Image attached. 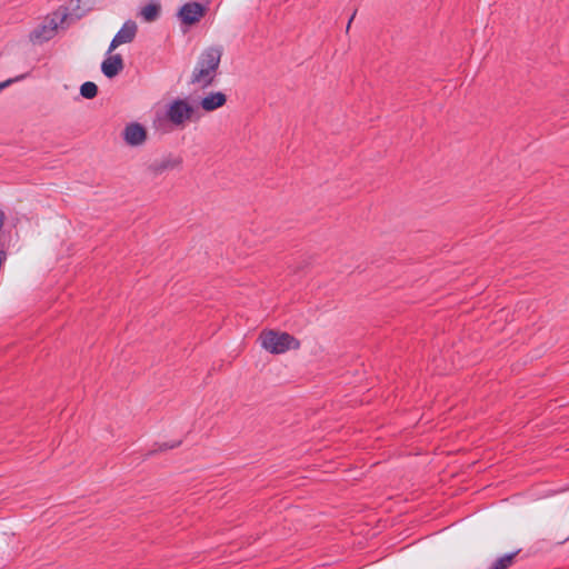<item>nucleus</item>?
I'll use <instances>...</instances> for the list:
<instances>
[{
    "mask_svg": "<svg viewBox=\"0 0 569 569\" xmlns=\"http://www.w3.org/2000/svg\"><path fill=\"white\" fill-rule=\"evenodd\" d=\"M22 78H23V76H21V77H17L16 79H8V80H6V81H3V82H0V92H1L4 88H7L9 84H11L12 82H14V81H17V80H20V79H22Z\"/></svg>",
    "mask_w": 569,
    "mask_h": 569,
    "instance_id": "17",
    "label": "nucleus"
},
{
    "mask_svg": "<svg viewBox=\"0 0 569 569\" xmlns=\"http://www.w3.org/2000/svg\"><path fill=\"white\" fill-rule=\"evenodd\" d=\"M182 159L168 154L160 160H154L148 164L147 170L154 177L162 174L167 170L180 167Z\"/></svg>",
    "mask_w": 569,
    "mask_h": 569,
    "instance_id": "5",
    "label": "nucleus"
},
{
    "mask_svg": "<svg viewBox=\"0 0 569 569\" xmlns=\"http://www.w3.org/2000/svg\"><path fill=\"white\" fill-rule=\"evenodd\" d=\"M261 347L273 355H280L288 350L300 348V341L288 332L264 330L259 337Z\"/></svg>",
    "mask_w": 569,
    "mask_h": 569,
    "instance_id": "1",
    "label": "nucleus"
},
{
    "mask_svg": "<svg viewBox=\"0 0 569 569\" xmlns=\"http://www.w3.org/2000/svg\"><path fill=\"white\" fill-rule=\"evenodd\" d=\"M181 445V441H173V442H163L158 446V448L152 449L149 451L148 456L154 455L160 451H166L168 449H174Z\"/></svg>",
    "mask_w": 569,
    "mask_h": 569,
    "instance_id": "15",
    "label": "nucleus"
},
{
    "mask_svg": "<svg viewBox=\"0 0 569 569\" xmlns=\"http://www.w3.org/2000/svg\"><path fill=\"white\" fill-rule=\"evenodd\" d=\"M569 540V536L565 538V541H568Z\"/></svg>",
    "mask_w": 569,
    "mask_h": 569,
    "instance_id": "21",
    "label": "nucleus"
},
{
    "mask_svg": "<svg viewBox=\"0 0 569 569\" xmlns=\"http://www.w3.org/2000/svg\"><path fill=\"white\" fill-rule=\"evenodd\" d=\"M123 68L124 62L119 53L109 56L101 63L102 73L109 79L118 76L123 70Z\"/></svg>",
    "mask_w": 569,
    "mask_h": 569,
    "instance_id": "8",
    "label": "nucleus"
},
{
    "mask_svg": "<svg viewBox=\"0 0 569 569\" xmlns=\"http://www.w3.org/2000/svg\"><path fill=\"white\" fill-rule=\"evenodd\" d=\"M207 8L199 2H188L179 10V18L186 26H192L206 14Z\"/></svg>",
    "mask_w": 569,
    "mask_h": 569,
    "instance_id": "4",
    "label": "nucleus"
},
{
    "mask_svg": "<svg viewBox=\"0 0 569 569\" xmlns=\"http://www.w3.org/2000/svg\"><path fill=\"white\" fill-rule=\"evenodd\" d=\"M222 57V48L221 47H209L204 49L197 61L196 67L209 70L212 73L218 72L220 61Z\"/></svg>",
    "mask_w": 569,
    "mask_h": 569,
    "instance_id": "3",
    "label": "nucleus"
},
{
    "mask_svg": "<svg viewBox=\"0 0 569 569\" xmlns=\"http://www.w3.org/2000/svg\"><path fill=\"white\" fill-rule=\"evenodd\" d=\"M569 540V536L565 538V541H568Z\"/></svg>",
    "mask_w": 569,
    "mask_h": 569,
    "instance_id": "23",
    "label": "nucleus"
},
{
    "mask_svg": "<svg viewBox=\"0 0 569 569\" xmlns=\"http://www.w3.org/2000/svg\"><path fill=\"white\" fill-rule=\"evenodd\" d=\"M217 74L210 72L209 70L194 67L190 77V84H197L201 89H206L214 83Z\"/></svg>",
    "mask_w": 569,
    "mask_h": 569,
    "instance_id": "9",
    "label": "nucleus"
},
{
    "mask_svg": "<svg viewBox=\"0 0 569 569\" xmlns=\"http://www.w3.org/2000/svg\"><path fill=\"white\" fill-rule=\"evenodd\" d=\"M569 540V536L565 538V541H568Z\"/></svg>",
    "mask_w": 569,
    "mask_h": 569,
    "instance_id": "22",
    "label": "nucleus"
},
{
    "mask_svg": "<svg viewBox=\"0 0 569 569\" xmlns=\"http://www.w3.org/2000/svg\"><path fill=\"white\" fill-rule=\"evenodd\" d=\"M518 553L519 551H515L500 557L492 563L490 569H508Z\"/></svg>",
    "mask_w": 569,
    "mask_h": 569,
    "instance_id": "13",
    "label": "nucleus"
},
{
    "mask_svg": "<svg viewBox=\"0 0 569 569\" xmlns=\"http://www.w3.org/2000/svg\"><path fill=\"white\" fill-rule=\"evenodd\" d=\"M56 30H57V26H53V27L42 26L41 28H38L32 32L31 39L39 40V41H48L54 36Z\"/></svg>",
    "mask_w": 569,
    "mask_h": 569,
    "instance_id": "11",
    "label": "nucleus"
},
{
    "mask_svg": "<svg viewBox=\"0 0 569 569\" xmlns=\"http://www.w3.org/2000/svg\"><path fill=\"white\" fill-rule=\"evenodd\" d=\"M193 114L194 108L184 99L173 100L167 110V118L174 126H181L191 120Z\"/></svg>",
    "mask_w": 569,
    "mask_h": 569,
    "instance_id": "2",
    "label": "nucleus"
},
{
    "mask_svg": "<svg viewBox=\"0 0 569 569\" xmlns=\"http://www.w3.org/2000/svg\"><path fill=\"white\" fill-rule=\"evenodd\" d=\"M356 13H357V11H355V12L352 13V16L350 17V19H349V21H348V24H347V31L349 30V28H350V26H351V22H352L353 18L356 17Z\"/></svg>",
    "mask_w": 569,
    "mask_h": 569,
    "instance_id": "20",
    "label": "nucleus"
},
{
    "mask_svg": "<svg viewBox=\"0 0 569 569\" xmlns=\"http://www.w3.org/2000/svg\"><path fill=\"white\" fill-rule=\"evenodd\" d=\"M4 221H6V214L4 212L0 209V231L2 230L3 226H4Z\"/></svg>",
    "mask_w": 569,
    "mask_h": 569,
    "instance_id": "18",
    "label": "nucleus"
},
{
    "mask_svg": "<svg viewBox=\"0 0 569 569\" xmlns=\"http://www.w3.org/2000/svg\"><path fill=\"white\" fill-rule=\"evenodd\" d=\"M160 10H161L160 4L151 2L142 8L141 16L146 21L152 22L158 19V17L160 14Z\"/></svg>",
    "mask_w": 569,
    "mask_h": 569,
    "instance_id": "12",
    "label": "nucleus"
},
{
    "mask_svg": "<svg viewBox=\"0 0 569 569\" xmlns=\"http://www.w3.org/2000/svg\"><path fill=\"white\" fill-rule=\"evenodd\" d=\"M226 102L227 96L223 92L218 91L211 92L204 98H202L200 101V106L204 111L211 112L224 106Z\"/></svg>",
    "mask_w": 569,
    "mask_h": 569,
    "instance_id": "10",
    "label": "nucleus"
},
{
    "mask_svg": "<svg viewBox=\"0 0 569 569\" xmlns=\"http://www.w3.org/2000/svg\"><path fill=\"white\" fill-rule=\"evenodd\" d=\"M4 221H6V214L4 212L0 209V231L2 230L3 226H4Z\"/></svg>",
    "mask_w": 569,
    "mask_h": 569,
    "instance_id": "19",
    "label": "nucleus"
},
{
    "mask_svg": "<svg viewBox=\"0 0 569 569\" xmlns=\"http://www.w3.org/2000/svg\"><path fill=\"white\" fill-rule=\"evenodd\" d=\"M137 33V24L133 21L126 22L122 28L113 37L108 53L112 52L117 47L133 41Z\"/></svg>",
    "mask_w": 569,
    "mask_h": 569,
    "instance_id": "6",
    "label": "nucleus"
},
{
    "mask_svg": "<svg viewBox=\"0 0 569 569\" xmlns=\"http://www.w3.org/2000/svg\"><path fill=\"white\" fill-rule=\"evenodd\" d=\"M80 94L86 99H93L98 94V86L94 82L87 81L81 84Z\"/></svg>",
    "mask_w": 569,
    "mask_h": 569,
    "instance_id": "14",
    "label": "nucleus"
},
{
    "mask_svg": "<svg viewBox=\"0 0 569 569\" xmlns=\"http://www.w3.org/2000/svg\"><path fill=\"white\" fill-rule=\"evenodd\" d=\"M122 134L129 146H140L147 140V130L138 122L127 124Z\"/></svg>",
    "mask_w": 569,
    "mask_h": 569,
    "instance_id": "7",
    "label": "nucleus"
},
{
    "mask_svg": "<svg viewBox=\"0 0 569 569\" xmlns=\"http://www.w3.org/2000/svg\"><path fill=\"white\" fill-rule=\"evenodd\" d=\"M181 445V441H173V442H163L158 446V448L152 449L149 451L148 456L154 455L160 451H166L168 449H174Z\"/></svg>",
    "mask_w": 569,
    "mask_h": 569,
    "instance_id": "16",
    "label": "nucleus"
}]
</instances>
